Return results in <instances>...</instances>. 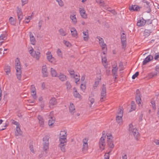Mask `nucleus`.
<instances>
[{"mask_svg": "<svg viewBox=\"0 0 159 159\" xmlns=\"http://www.w3.org/2000/svg\"><path fill=\"white\" fill-rule=\"evenodd\" d=\"M61 35L62 36H65L67 34V33L63 29H60L58 30Z\"/></svg>", "mask_w": 159, "mask_h": 159, "instance_id": "obj_38", "label": "nucleus"}, {"mask_svg": "<svg viewBox=\"0 0 159 159\" xmlns=\"http://www.w3.org/2000/svg\"><path fill=\"white\" fill-rule=\"evenodd\" d=\"M74 92V95L75 97L79 98L80 95L77 92V91L75 88H73Z\"/></svg>", "mask_w": 159, "mask_h": 159, "instance_id": "obj_36", "label": "nucleus"}, {"mask_svg": "<svg viewBox=\"0 0 159 159\" xmlns=\"http://www.w3.org/2000/svg\"><path fill=\"white\" fill-rule=\"evenodd\" d=\"M16 77L17 79L19 80H20L21 78V68H16Z\"/></svg>", "mask_w": 159, "mask_h": 159, "instance_id": "obj_18", "label": "nucleus"}, {"mask_svg": "<svg viewBox=\"0 0 159 159\" xmlns=\"http://www.w3.org/2000/svg\"><path fill=\"white\" fill-rule=\"evenodd\" d=\"M7 39L6 36L5 34H2L0 36V40L2 41L5 40Z\"/></svg>", "mask_w": 159, "mask_h": 159, "instance_id": "obj_46", "label": "nucleus"}, {"mask_svg": "<svg viewBox=\"0 0 159 159\" xmlns=\"http://www.w3.org/2000/svg\"><path fill=\"white\" fill-rule=\"evenodd\" d=\"M34 49L33 48H31V49L29 51L30 54L34 57L37 60H38L40 57V52L39 50L36 52L35 51L34 52H33Z\"/></svg>", "mask_w": 159, "mask_h": 159, "instance_id": "obj_5", "label": "nucleus"}, {"mask_svg": "<svg viewBox=\"0 0 159 159\" xmlns=\"http://www.w3.org/2000/svg\"><path fill=\"white\" fill-rule=\"evenodd\" d=\"M42 72L43 77H45L48 76V73L47 71V69L46 65L42 66Z\"/></svg>", "mask_w": 159, "mask_h": 159, "instance_id": "obj_13", "label": "nucleus"}, {"mask_svg": "<svg viewBox=\"0 0 159 159\" xmlns=\"http://www.w3.org/2000/svg\"><path fill=\"white\" fill-rule=\"evenodd\" d=\"M97 2L99 4H102L103 2V0H96Z\"/></svg>", "mask_w": 159, "mask_h": 159, "instance_id": "obj_62", "label": "nucleus"}, {"mask_svg": "<svg viewBox=\"0 0 159 159\" xmlns=\"http://www.w3.org/2000/svg\"><path fill=\"white\" fill-rule=\"evenodd\" d=\"M101 79V78H100L99 80H98L95 82L93 86V88L94 89H96L98 85L99 82V81Z\"/></svg>", "mask_w": 159, "mask_h": 159, "instance_id": "obj_45", "label": "nucleus"}, {"mask_svg": "<svg viewBox=\"0 0 159 159\" xmlns=\"http://www.w3.org/2000/svg\"><path fill=\"white\" fill-rule=\"evenodd\" d=\"M80 89L82 90H84L86 89L85 85L84 84H81L80 85Z\"/></svg>", "mask_w": 159, "mask_h": 159, "instance_id": "obj_59", "label": "nucleus"}, {"mask_svg": "<svg viewBox=\"0 0 159 159\" xmlns=\"http://www.w3.org/2000/svg\"><path fill=\"white\" fill-rule=\"evenodd\" d=\"M63 43L67 47H69L70 45V43L64 40Z\"/></svg>", "mask_w": 159, "mask_h": 159, "instance_id": "obj_53", "label": "nucleus"}, {"mask_svg": "<svg viewBox=\"0 0 159 159\" xmlns=\"http://www.w3.org/2000/svg\"><path fill=\"white\" fill-rule=\"evenodd\" d=\"M50 137L48 135H45L43 138V149L46 153H47V150L48 149L49 142V139Z\"/></svg>", "mask_w": 159, "mask_h": 159, "instance_id": "obj_2", "label": "nucleus"}, {"mask_svg": "<svg viewBox=\"0 0 159 159\" xmlns=\"http://www.w3.org/2000/svg\"><path fill=\"white\" fill-rule=\"evenodd\" d=\"M43 23V21L42 20H40L39 21L38 24H39V30H40V29H41V27L42 26Z\"/></svg>", "mask_w": 159, "mask_h": 159, "instance_id": "obj_54", "label": "nucleus"}, {"mask_svg": "<svg viewBox=\"0 0 159 159\" xmlns=\"http://www.w3.org/2000/svg\"><path fill=\"white\" fill-rule=\"evenodd\" d=\"M30 90L32 94L36 93V92L35 91V89L34 87V85H31V86Z\"/></svg>", "mask_w": 159, "mask_h": 159, "instance_id": "obj_44", "label": "nucleus"}, {"mask_svg": "<svg viewBox=\"0 0 159 159\" xmlns=\"http://www.w3.org/2000/svg\"><path fill=\"white\" fill-rule=\"evenodd\" d=\"M145 22H146V23L147 24H150L152 23V20L148 19L146 20H145Z\"/></svg>", "mask_w": 159, "mask_h": 159, "instance_id": "obj_60", "label": "nucleus"}, {"mask_svg": "<svg viewBox=\"0 0 159 159\" xmlns=\"http://www.w3.org/2000/svg\"><path fill=\"white\" fill-rule=\"evenodd\" d=\"M129 133L130 135H133L136 140L138 139V138L140 136V134L137 129L134 128L132 124H130L129 125Z\"/></svg>", "mask_w": 159, "mask_h": 159, "instance_id": "obj_1", "label": "nucleus"}, {"mask_svg": "<svg viewBox=\"0 0 159 159\" xmlns=\"http://www.w3.org/2000/svg\"><path fill=\"white\" fill-rule=\"evenodd\" d=\"M30 150L32 153H34V150L33 149V147L32 145H30L29 146Z\"/></svg>", "mask_w": 159, "mask_h": 159, "instance_id": "obj_61", "label": "nucleus"}, {"mask_svg": "<svg viewBox=\"0 0 159 159\" xmlns=\"http://www.w3.org/2000/svg\"><path fill=\"white\" fill-rule=\"evenodd\" d=\"M118 70V68L116 64L115 66L114 65L112 66V73L113 76H115V79H117V71Z\"/></svg>", "mask_w": 159, "mask_h": 159, "instance_id": "obj_12", "label": "nucleus"}, {"mask_svg": "<svg viewBox=\"0 0 159 159\" xmlns=\"http://www.w3.org/2000/svg\"><path fill=\"white\" fill-rule=\"evenodd\" d=\"M107 144L109 147L111 148H113L114 147V146L112 140H107Z\"/></svg>", "mask_w": 159, "mask_h": 159, "instance_id": "obj_35", "label": "nucleus"}, {"mask_svg": "<svg viewBox=\"0 0 159 159\" xmlns=\"http://www.w3.org/2000/svg\"><path fill=\"white\" fill-rule=\"evenodd\" d=\"M57 1L58 2L59 5L60 6H63V2L61 0H57Z\"/></svg>", "mask_w": 159, "mask_h": 159, "instance_id": "obj_56", "label": "nucleus"}, {"mask_svg": "<svg viewBox=\"0 0 159 159\" xmlns=\"http://www.w3.org/2000/svg\"><path fill=\"white\" fill-rule=\"evenodd\" d=\"M50 119L48 121V124L49 126H51L54 123L55 118L52 116H50Z\"/></svg>", "mask_w": 159, "mask_h": 159, "instance_id": "obj_33", "label": "nucleus"}, {"mask_svg": "<svg viewBox=\"0 0 159 159\" xmlns=\"http://www.w3.org/2000/svg\"><path fill=\"white\" fill-rule=\"evenodd\" d=\"M123 109L122 108L120 107L117 112L118 116H123Z\"/></svg>", "mask_w": 159, "mask_h": 159, "instance_id": "obj_37", "label": "nucleus"}, {"mask_svg": "<svg viewBox=\"0 0 159 159\" xmlns=\"http://www.w3.org/2000/svg\"><path fill=\"white\" fill-rule=\"evenodd\" d=\"M16 61V68H21L20 61L18 58H17Z\"/></svg>", "mask_w": 159, "mask_h": 159, "instance_id": "obj_39", "label": "nucleus"}, {"mask_svg": "<svg viewBox=\"0 0 159 159\" xmlns=\"http://www.w3.org/2000/svg\"><path fill=\"white\" fill-rule=\"evenodd\" d=\"M106 88L104 84H103L101 88L100 101L102 102L104 100L106 97Z\"/></svg>", "mask_w": 159, "mask_h": 159, "instance_id": "obj_4", "label": "nucleus"}, {"mask_svg": "<svg viewBox=\"0 0 159 159\" xmlns=\"http://www.w3.org/2000/svg\"><path fill=\"white\" fill-rule=\"evenodd\" d=\"M123 66L122 63H120L119 64V68H120V71L121 70H123V69L122 68Z\"/></svg>", "mask_w": 159, "mask_h": 159, "instance_id": "obj_63", "label": "nucleus"}, {"mask_svg": "<svg viewBox=\"0 0 159 159\" xmlns=\"http://www.w3.org/2000/svg\"><path fill=\"white\" fill-rule=\"evenodd\" d=\"M60 138L59 141L60 142H66V132L65 131H61L60 134Z\"/></svg>", "mask_w": 159, "mask_h": 159, "instance_id": "obj_7", "label": "nucleus"}, {"mask_svg": "<svg viewBox=\"0 0 159 159\" xmlns=\"http://www.w3.org/2000/svg\"><path fill=\"white\" fill-rule=\"evenodd\" d=\"M57 53L58 55L61 57H62V53L61 51V50L60 49H57Z\"/></svg>", "mask_w": 159, "mask_h": 159, "instance_id": "obj_49", "label": "nucleus"}, {"mask_svg": "<svg viewBox=\"0 0 159 159\" xmlns=\"http://www.w3.org/2000/svg\"><path fill=\"white\" fill-rule=\"evenodd\" d=\"M89 100L91 104H92L94 102V99L91 97H89Z\"/></svg>", "mask_w": 159, "mask_h": 159, "instance_id": "obj_50", "label": "nucleus"}, {"mask_svg": "<svg viewBox=\"0 0 159 159\" xmlns=\"http://www.w3.org/2000/svg\"><path fill=\"white\" fill-rule=\"evenodd\" d=\"M136 95L135 96V99L136 103L139 106L141 104V97L140 93V92L139 89L136 90Z\"/></svg>", "mask_w": 159, "mask_h": 159, "instance_id": "obj_6", "label": "nucleus"}, {"mask_svg": "<svg viewBox=\"0 0 159 159\" xmlns=\"http://www.w3.org/2000/svg\"><path fill=\"white\" fill-rule=\"evenodd\" d=\"M16 131L15 132V135L16 136H18L19 135H21L22 132L20 129V126H16Z\"/></svg>", "mask_w": 159, "mask_h": 159, "instance_id": "obj_23", "label": "nucleus"}, {"mask_svg": "<svg viewBox=\"0 0 159 159\" xmlns=\"http://www.w3.org/2000/svg\"><path fill=\"white\" fill-rule=\"evenodd\" d=\"M66 143V142H60V143L59 144V146L60 148L61 149L63 152L65 151V148L64 146Z\"/></svg>", "mask_w": 159, "mask_h": 159, "instance_id": "obj_29", "label": "nucleus"}, {"mask_svg": "<svg viewBox=\"0 0 159 159\" xmlns=\"http://www.w3.org/2000/svg\"><path fill=\"white\" fill-rule=\"evenodd\" d=\"M83 147L82 148L83 151L86 150L88 147V142L83 143Z\"/></svg>", "mask_w": 159, "mask_h": 159, "instance_id": "obj_43", "label": "nucleus"}, {"mask_svg": "<svg viewBox=\"0 0 159 159\" xmlns=\"http://www.w3.org/2000/svg\"><path fill=\"white\" fill-rule=\"evenodd\" d=\"M151 33V30H145L144 32V35L148 36Z\"/></svg>", "mask_w": 159, "mask_h": 159, "instance_id": "obj_40", "label": "nucleus"}, {"mask_svg": "<svg viewBox=\"0 0 159 159\" xmlns=\"http://www.w3.org/2000/svg\"><path fill=\"white\" fill-rule=\"evenodd\" d=\"M9 21L11 25H15L16 24L15 21L12 17H10L9 19Z\"/></svg>", "mask_w": 159, "mask_h": 159, "instance_id": "obj_42", "label": "nucleus"}, {"mask_svg": "<svg viewBox=\"0 0 159 159\" xmlns=\"http://www.w3.org/2000/svg\"><path fill=\"white\" fill-rule=\"evenodd\" d=\"M38 119L39 120V123L40 126L43 127L44 126V121L43 118L41 116L39 115L38 117Z\"/></svg>", "mask_w": 159, "mask_h": 159, "instance_id": "obj_22", "label": "nucleus"}, {"mask_svg": "<svg viewBox=\"0 0 159 159\" xmlns=\"http://www.w3.org/2000/svg\"><path fill=\"white\" fill-rule=\"evenodd\" d=\"M49 103L52 106L56 105L57 103L56 99L54 98H52L50 100Z\"/></svg>", "mask_w": 159, "mask_h": 159, "instance_id": "obj_30", "label": "nucleus"}, {"mask_svg": "<svg viewBox=\"0 0 159 159\" xmlns=\"http://www.w3.org/2000/svg\"><path fill=\"white\" fill-rule=\"evenodd\" d=\"M142 7L136 5H132L129 7V9L131 11H138L140 10Z\"/></svg>", "mask_w": 159, "mask_h": 159, "instance_id": "obj_11", "label": "nucleus"}, {"mask_svg": "<svg viewBox=\"0 0 159 159\" xmlns=\"http://www.w3.org/2000/svg\"><path fill=\"white\" fill-rule=\"evenodd\" d=\"M121 39L122 48H124L126 47V37L125 33H123L121 35Z\"/></svg>", "mask_w": 159, "mask_h": 159, "instance_id": "obj_9", "label": "nucleus"}, {"mask_svg": "<svg viewBox=\"0 0 159 159\" xmlns=\"http://www.w3.org/2000/svg\"><path fill=\"white\" fill-rule=\"evenodd\" d=\"M4 70L6 72V74L7 75H8L10 73L11 70H10V67L9 66H5Z\"/></svg>", "mask_w": 159, "mask_h": 159, "instance_id": "obj_31", "label": "nucleus"}, {"mask_svg": "<svg viewBox=\"0 0 159 159\" xmlns=\"http://www.w3.org/2000/svg\"><path fill=\"white\" fill-rule=\"evenodd\" d=\"M17 13L18 18L19 21V24H20V21L23 18V15L21 9L18 7H17Z\"/></svg>", "mask_w": 159, "mask_h": 159, "instance_id": "obj_10", "label": "nucleus"}, {"mask_svg": "<svg viewBox=\"0 0 159 159\" xmlns=\"http://www.w3.org/2000/svg\"><path fill=\"white\" fill-rule=\"evenodd\" d=\"M66 88L68 90L70 89L71 87V86L70 83L68 81H66Z\"/></svg>", "mask_w": 159, "mask_h": 159, "instance_id": "obj_48", "label": "nucleus"}, {"mask_svg": "<svg viewBox=\"0 0 159 159\" xmlns=\"http://www.w3.org/2000/svg\"><path fill=\"white\" fill-rule=\"evenodd\" d=\"M70 112L72 114H73L75 112V106L73 103H70V105L69 107Z\"/></svg>", "mask_w": 159, "mask_h": 159, "instance_id": "obj_24", "label": "nucleus"}, {"mask_svg": "<svg viewBox=\"0 0 159 159\" xmlns=\"http://www.w3.org/2000/svg\"><path fill=\"white\" fill-rule=\"evenodd\" d=\"M139 75V72H137L134 74L132 76V79H134L136 77H137Z\"/></svg>", "mask_w": 159, "mask_h": 159, "instance_id": "obj_52", "label": "nucleus"}, {"mask_svg": "<svg viewBox=\"0 0 159 159\" xmlns=\"http://www.w3.org/2000/svg\"><path fill=\"white\" fill-rule=\"evenodd\" d=\"M122 116H117L116 117V120L118 124L121 125L122 123Z\"/></svg>", "mask_w": 159, "mask_h": 159, "instance_id": "obj_32", "label": "nucleus"}, {"mask_svg": "<svg viewBox=\"0 0 159 159\" xmlns=\"http://www.w3.org/2000/svg\"><path fill=\"white\" fill-rule=\"evenodd\" d=\"M153 59V57L151 55L148 56L143 61V65H145L147 63L149 62Z\"/></svg>", "mask_w": 159, "mask_h": 159, "instance_id": "obj_16", "label": "nucleus"}, {"mask_svg": "<svg viewBox=\"0 0 159 159\" xmlns=\"http://www.w3.org/2000/svg\"><path fill=\"white\" fill-rule=\"evenodd\" d=\"M29 36L31 44L34 45L35 44L36 40L33 34L31 32H29Z\"/></svg>", "mask_w": 159, "mask_h": 159, "instance_id": "obj_21", "label": "nucleus"}, {"mask_svg": "<svg viewBox=\"0 0 159 159\" xmlns=\"http://www.w3.org/2000/svg\"><path fill=\"white\" fill-rule=\"evenodd\" d=\"M151 103L152 104V108L153 109L155 110L156 108L155 101L154 100H152L151 101Z\"/></svg>", "mask_w": 159, "mask_h": 159, "instance_id": "obj_47", "label": "nucleus"}, {"mask_svg": "<svg viewBox=\"0 0 159 159\" xmlns=\"http://www.w3.org/2000/svg\"><path fill=\"white\" fill-rule=\"evenodd\" d=\"M70 18L74 24H75L77 23V20L75 13L72 15H71Z\"/></svg>", "mask_w": 159, "mask_h": 159, "instance_id": "obj_28", "label": "nucleus"}, {"mask_svg": "<svg viewBox=\"0 0 159 159\" xmlns=\"http://www.w3.org/2000/svg\"><path fill=\"white\" fill-rule=\"evenodd\" d=\"M105 136L104 135H103V136H102L101 138L99 141V143L100 148L102 150H103L104 149V147L105 145Z\"/></svg>", "mask_w": 159, "mask_h": 159, "instance_id": "obj_8", "label": "nucleus"}, {"mask_svg": "<svg viewBox=\"0 0 159 159\" xmlns=\"http://www.w3.org/2000/svg\"><path fill=\"white\" fill-rule=\"evenodd\" d=\"M12 123L14 125H16V126L20 125V124L19 122L14 120H13Z\"/></svg>", "mask_w": 159, "mask_h": 159, "instance_id": "obj_58", "label": "nucleus"}, {"mask_svg": "<svg viewBox=\"0 0 159 159\" xmlns=\"http://www.w3.org/2000/svg\"><path fill=\"white\" fill-rule=\"evenodd\" d=\"M143 6L144 7L145 10L146 12L150 13L151 11V9L149 4H144Z\"/></svg>", "mask_w": 159, "mask_h": 159, "instance_id": "obj_25", "label": "nucleus"}, {"mask_svg": "<svg viewBox=\"0 0 159 159\" xmlns=\"http://www.w3.org/2000/svg\"><path fill=\"white\" fill-rule=\"evenodd\" d=\"M46 55H47V58L48 61L51 63H52L54 60V58L51 54V52H48L46 53Z\"/></svg>", "mask_w": 159, "mask_h": 159, "instance_id": "obj_17", "label": "nucleus"}, {"mask_svg": "<svg viewBox=\"0 0 159 159\" xmlns=\"http://www.w3.org/2000/svg\"><path fill=\"white\" fill-rule=\"evenodd\" d=\"M51 73L52 77H57L58 75L56 70L52 68H51Z\"/></svg>", "mask_w": 159, "mask_h": 159, "instance_id": "obj_34", "label": "nucleus"}, {"mask_svg": "<svg viewBox=\"0 0 159 159\" xmlns=\"http://www.w3.org/2000/svg\"><path fill=\"white\" fill-rule=\"evenodd\" d=\"M155 70L159 72V66H156Z\"/></svg>", "mask_w": 159, "mask_h": 159, "instance_id": "obj_64", "label": "nucleus"}, {"mask_svg": "<svg viewBox=\"0 0 159 159\" xmlns=\"http://www.w3.org/2000/svg\"><path fill=\"white\" fill-rule=\"evenodd\" d=\"M28 2V0H21L22 4V6H23L25 4L27 3Z\"/></svg>", "mask_w": 159, "mask_h": 159, "instance_id": "obj_57", "label": "nucleus"}, {"mask_svg": "<svg viewBox=\"0 0 159 159\" xmlns=\"http://www.w3.org/2000/svg\"><path fill=\"white\" fill-rule=\"evenodd\" d=\"M109 154L108 153H105L104 155V159H109Z\"/></svg>", "mask_w": 159, "mask_h": 159, "instance_id": "obj_55", "label": "nucleus"}, {"mask_svg": "<svg viewBox=\"0 0 159 159\" xmlns=\"http://www.w3.org/2000/svg\"><path fill=\"white\" fill-rule=\"evenodd\" d=\"M145 23V20L143 17H142L138 20L137 25L139 27H142L144 26Z\"/></svg>", "mask_w": 159, "mask_h": 159, "instance_id": "obj_15", "label": "nucleus"}, {"mask_svg": "<svg viewBox=\"0 0 159 159\" xmlns=\"http://www.w3.org/2000/svg\"><path fill=\"white\" fill-rule=\"evenodd\" d=\"M70 32L73 37H75L77 36V32L75 28L73 27L71 28Z\"/></svg>", "mask_w": 159, "mask_h": 159, "instance_id": "obj_26", "label": "nucleus"}, {"mask_svg": "<svg viewBox=\"0 0 159 159\" xmlns=\"http://www.w3.org/2000/svg\"><path fill=\"white\" fill-rule=\"evenodd\" d=\"M79 11L80 15L81 17L84 18L85 19L87 17V15L85 13V11L84 9L80 8Z\"/></svg>", "mask_w": 159, "mask_h": 159, "instance_id": "obj_19", "label": "nucleus"}, {"mask_svg": "<svg viewBox=\"0 0 159 159\" xmlns=\"http://www.w3.org/2000/svg\"><path fill=\"white\" fill-rule=\"evenodd\" d=\"M57 77H58L60 80L62 81H65L67 80L66 76L61 73H60L59 74H58Z\"/></svg>", "mask_w": 159, "mask_h": 159, "instance_id": "obj_20", "label": "nucleus"}, {"mask_svg": "<svg viewBox=\"0 0 159 159\" xmlns=\"http://www.w3.org/2000/svg\"><path fill=\"white\" fill-rule=\"evenodd\" d=\"M107 140H112V137L111 136V135L110 134H108L107 135Z\"/></svg>", "mask_w": 159, "mask_h": 159, "instance_id": "obj_51", "label": "nucleus"}, {"mask_svg": "<svg viewBox=\"0 0 159 159\" xmlns=\"http://www.w3.org/2000/svg\"><path fill=\"white\" fill-rule=\"evenodd\" d=\"M83 33L84 36L83 37L84 40L85 41H87L88 40L89 37L88 30H87L86 31H83Z\"/></svg>", "mask_w": 159, "mask_h": 159, "instance_id": "obj_27", "label": "nucleus"}, {"mask_svg": "<svg viewBox=\"0 0 159 159\" xmlns=\"http://www.w3.org/2000/svg\"><path fill=\"white\" fill-rule=\"evenodd\" d=\"M136 108V105L134 101H132L131 102V111L134 110Z\"/></svg>", "mask_w": 159, "mask_h": 159, "instance_id": "obj_41", "label": "nucleus"}, {"mask_svg": "<svg viewBox=\"0 0 159 159\" xmlns=\"http://www.w3.org/2000/svg\"><path fill=\"white\" fill-rule=\"evenodd\" d=\"M97 38L99 40V43L100 46L102 47L103 54H105V52L107 51V45L104 43L103 39L99 36H97Z\"/></svg>", "mask_w": 159, "mask_h": 159, "instance_id": "obj_3", "label": "nucleus"}, {"mask_svg": "<svg viewBox=\"0 0 159 159\" xmlns=\"http://www.w3.org/2000/svg\"><path fill=\"white\" fill-rule=\"evenodd\" d=\"M69 73L70 75L72 76V77L75 79V81L76 83H77V82L79 81L80 80V76H78L77 75H74V70H70L69 71Z\"/></svg>", "mask_w": 159, "mask_h": 159, "instance_id": "obj_14", "label": "nucleus"}]
</instances>
